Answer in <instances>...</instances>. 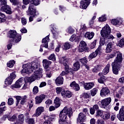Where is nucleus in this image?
Masks as SVG:
<instances>
[{
    "mask_svg": "<svg viewBox=\"0 0 124 124\" xmlns=\"http://www.w3.org/2000/svg\"><path fill=\"white\" fill-rule=\"evenodd\" d=\"M56 91L57 94H60L61 93H62V91H63V90H62V87H57L56 88Z\"/></svg>",
    "mask_w": 124,
    "mask_h": 124,
    "instance_id": "obj_48",
    "label": "nucleus"
},
{
    "mask_svg": "<svg viewBox=\"0 0 124 124\" xmlns=\"http://www.w3.org/2000/svg\"><path fill=\"white\" fill-rule=\"evenodd\" d=\"M16 78V75H15V72H13L11 73L10 76L5 79V85H11L13 80Z\"/></svg>",
    "mask_w": 124,
    "mask_h": 124,
    "instance_id": "obj_7",
    "label": "nucleus"
},
{
    "mask_svg": "<svg viewBox=\"0 0 124 124\" xmlns=\"http://www.w3.org/2000/svg\"><path fill=\"white\" fill-rule=\"evenodd\" d=\"M110 93V91L108 89V88L104 87L102 89L100 93L101 96H106V95H108Z\"/></svg>",
    "mask_w": 124,
    "mask_h": 124,
    "instance_id": "obj_16",
    "label": "nucleus"
},
{
    "mask_svg": "<svg viewBox=\"0 0 124 124\" xmlns=\"http://www.w3.org/2000/svg\"><path fill=\"white\" fill-rule=\"evenodd\" d=\"M21 23L23 26H26L27 25V19L25 17H22L21 18Z\"/></svg>",
    "mask_w": 124,
    "mask_h": 124,
    "instance_id": "obj_55",
    "label": "nucleus"
},
{
    "mask_svg": "<svg viewBox=\"0 0 124 124\" xmlns=\"http://www.w3.org/2000/svg\"><path fill=\"white\" fill-rule=\"evenodd\" d=\"M40 0H32L31 2L34 4V5H38L39 4Z\"/></svg>",
    "mask_w": 124,
    "mask_h": 124,
    "instance_id": "obj_57",
    "label": "nucleus"
},
{
    "mask_svg": "<svg viewBox=\"0 0 124 124\" xmlns=\"http://www.w3.org/2000/svg\"><path fill=\"white\" fill-rule=\"evenodd\" d=\"M0 10L2 12H5L7 14H11V13H12L11 8H10V6L8 5H7V6H5L4 7L1 6Z\"/></svg>",
    "mask_w": 124,
    "mask_h": 124,
    "instance_id": "obj_12",
    "label": "nucleus"
},
{
    "mask_svg": "<svg viewBox=\"0 0 124 124\" xmlns=\"http://www.w3.org/2000/svg\"><path fill=\"white\" fill-rule=\"evenodd\" d=\"M74 31H75V30L72 28L71 27H69L68 29V33H69L70 34H72V33H74Z\"/></svg>",
    "mask_w": 124,
    "mask_h": 124,
    "instance_id": "obj_51",
    "label": "nucleus"
},
{
    "mask_svg": "<svg viewBox=\"0 0 124 124\" xmlns=\"http://www.w3.org/2000/svg\"><path fill=\"white\" fill-rule=\"evenodd\" d=\"M24 68L21 71L22 73H26L27 74H30L32 73L33 70L37 69L38 68V65L37 63L35 62H32L31 63H28L23 66Z\"/></svg>",
    "mask_w": 124,
    "mask_h": 124,
    "instance_id": "obj_3",
    "label": "nucleus"
},
{
    "mask_svg": "<svg viewBox=\"0 0 124 124\" xmlns=\"http://www.w3.org/2000/svg\"><path fill=\"white\" fill-rule=\"evenodd\" d=\"M8 37L9 38H12L13 42L14 43H18L21 41L22 39V36L19 34L17 33L16 31L15 30H10L8 32Z\"/></svg>",
    "mask_w": 124,
    "mask_h": 124,
    "instance_id": "obj_4",
    "label": "nucleus"
},
{
    "mask_svg": "<svg viewBox=\"0 0 124 124\" xmlns=\"http://www.w3.org/2000/svg\"><path fill=\"white\" fill-rule=\"evenodd\" d=\"M72 108L64 107L62 111H61L59 115L60 120H59V123H64L66 122V119H67V116L69 118H71L72 116Z\"/></svg>",
    "mask_w": 124,
    "mask_h": 124,
    "instance_id": "obj_2",
    "label": "nucleus"
},
{
    "mask_svg": "<svg viewBox=\"0 0 124 124\" xmlns=\"http://www.w3.org/2000/svg\"><path fill=\"white\" fill-rule=\"evenodd\" d=\"M122 62H123L122 55L118 54V56L116 57L114 62L111 63L112 72L114 74H115V75H118V74H119L120 68L123 66Z\"/></svg>",
    "mask_w": 124,
    "mask_h": 124,
    "instance_id": "obj_1",
    "label": "nucleus"
},
{
    "mask_svg": "<svg viewBox=\"0 0 124 124\" xmlns=\"http://www.w3.org/2000/svg\"><path fill=\"white\" fill-rule=\"evenodd\" d=\"M94 36V33L93 32H86L85 34V37L87 39H92Z\"/></svg>",
    "mask_w": 124,
    "mask_h": 124,
    "instance_id": "obj_26",
    "label": "nucleus"
},
{
    "mask_svg": "<svg viewBox=\"0 0 124 124\" xmlns=\"http://www.w3.org/2000/svg\"><path fill=\"white\" fill-rule=\"evenodd\" d=\"M55 107L56 108H59L61 106V99L59 97H56L54 100Z\"/></svg>",
    "mask_w": 124,
    "mask_h": 124,
    "instance_id": "obj_29",
    "label": "nucleus"
},
{
    "mask_svg": "<svg viewBox=\"0 0 124 124\" xmlns=\"http://www.w3.org/2000/svg\"><path fill=\"white\" fill-rule=\"evenodd\" d=\"M6 109V107H4L3 108H0V116H1V114H2V113H3L4 111H5V110Z\"/></svg>",
    "mask_w": 124,
    "mask_h": 124,
    "instance_id": "obj_62",
    "label": "nucleus"
},
{
    "mask_svg": "<svg viewBox=\"0 0 124 124\" xmlns=\"http://www.w3.org/2000/svg\"><path fill=\"white\" fill-rule=\"evenodd\" d=\"M96 124H105L104 120L98 119L97 120Z\"/></svg>",
    "mask_w": 124,
    "mask_h": 124,
    "instance_id": "obj_63",
    "label": "nucleus"
},
{
    "mask_svg": "<svg viewBox=\"0 0 124 124\" xmlns=\"http://www.w3.org/2000/svg\"><path fill=\"white\" fill-rule=\"evenodd\" d=\"M111 33V29L108 25H106L101 31V35L104 36L107 34H110Z\"/></svg>",
    "mask_w": 124,
    "mask_h": 124,
    "instance_id": "obj_8",
    "label": "nucleus"
},
{
    "mask_svg": "<svg viewBox=\"0 0 124 124\" xmlns=\"http://www.w3.org/2000/svg\"><path fill=\"white\" fill-rule=\"evenodd\" d=\"M96 46V40H94L91 44V49H93L94 47Z\"/></svg>",
    "mask_w": 124,
    "mask_h": 124,
    "instance_id": "obj_56",
    "label": "nucleus"
},
{
    "mask_svg": "<svg viewBox=\"0 0 124 124\" xmlns=\"http://www.w3.org/2000/svg\"><path fill=\"white\" fill-rule=\"evenodd\" d=\"M48 60H50V61H56V57H55V54H51L48 57Z\"/></svg>",
    "mask_w": 124,
    "mask_h": 124,
    "instance_id": "obj_49",
    "label": "nucleus"
},
{
    "mask_svg": "<svg viewBox=\"0 0 124 124\" xmlns=\"http://www.w3.org/2000/svg\"><path fill=\"white\" fill-rule=\"evenodd\" d=\"M21 84H20L19 81H16L15 84V88H16V89L18 88H21Z\"/></svg>",
    "mask_w": 124,
    "mask_h": 124,
    "instance_id": "obj_60",
    "label": "nucleus"
},
{
    "mask_svg": "<svg viewBox=\"0 0 124 124\" xmlns=\"http://www.w3.org/2000/svg\"><path fill=\"white\" fill-rule=\"evenodd\" d=\"M55 83L57 85H62L63 84V78L59 76L55 80Z\"/></svg>",
    "mask_w": 124,
    "mask_h": 124,
    "instance_id": "obj_25",
    "label": "nucleus"
},
{
    "mask_svg": "<svg viewBox=\"0 0 124 124\" xmlns=\"http://www.w3.org/2000/svg\"><path fill=\"white\" fill-rule=\"evenodd\" d=\"M93 86H94V83H93V82L85 83L84 84V89H85V90H87V91L93 89Z\"/></svg>",
    "mask_w": 124,
    "mask_h": 124,
    "instance_id": "obj_20",
    "label": "nucleus"
},
{
    "mask_svg": "<svg viewBox=\"0 0 124 124\" xmlns=\"http://www.w3.org/2000/svg\"><path fill=\"white\" fill-rule=\"evenodd\" d=\"M99 21H100V22H105V21H106V17H105V16H102L100 17L99 18Z\"/></svg>",
    "mask_w": 124,
    "mask_h": 124,
    "instance_id": "obj_54",
    "label": "nucleus"
},
{
    "mask_svg": "<svg viewBox=\"0 0 124 124\" xmlns=\"http://www.w3.org/2000/svg\"><path fill=\"white\" fill-rule=\"evenodd\" d=\"M117 118L119 121H124V113L119 112V114L117 115Z\"/></svg>",
    "mask_w": 124,
    "mask_h": 124,
    "instance_id": "obj_34",
    "label": "nucleus"
},
{
    "mask_svg": "<svg viewBox=\"0 0 124 124\" xmlns=\"http://www.w3.org/2000/svg\"><path fill=\"white\" fill-rule=\"evenodd\" d=\"M107 80V78L104 76H102L98 79V83H100V84H104L105 82H106Z\"/></svg>",
    "mask_w": 124,
    "mask_h": 124,
    "instance_id": "obj_30",
    "label": "nucleus"
},
{
    "mask_svg": "<svg viewBox=\"0 0 124 124\" xmlns=\"http://www.w3.org/2000/svg\"><path fill=\"white\" fill-rule=\"evenodd\" d=\"M0 5L3 7L7 6V5L6 4V1L5 0H1Z\"/></svg>",
    "mask_w": 124,
    "mask_h": 124,
    "instance_id": "obj_61",
    "label": "nucleus"
},
{
    "mask_svg": "<svg viewBox=\"0 0 124 124\" xmlns=\"http://www.w3.org/2000/svg\"><path fill=\"white\" fill-rule=\"evenodd\" d=\"M49 41V35L46 36L45 38L43 39L42 43L45 48H48V42Z\"/></svg>",
    "mask_w": 124,
    "mask_h": 124,
    "instance_id": "obj_22",
    "label": "nucleus"
},
{
    "mask_svg": "<svg viewBox=\"0 0 124 124\" xmlns=\"http://www.w3.org/2000/svg\"><path fill=\"white\" fill-rule=\"evenodd\" d=\"M86 119V115H85L84 113L80 112L78 114V121H80V122H84V121H85Z\"/></svg>",
    "mask_w": 124,
    "mask_h": 124,
    "instance_id": "obj_27",
    "label": "nucleus"
},
{
    "mask_svg": "<svg viewBox=\"0 0 124 124\" xmlns=\"http://www.w3.org/2000/svg\"><path fill=\"white\" fill-rule=\"evenodd\" d=\"M6 23L7 25L8 24V22H6L5 15L2 13H0V23Z\"/></svg>",
    "mask_w": 124,
    "mask_h": 124,
    "instance_id": "obj_23",
    "label": "nucleus"
},
{
    "mask_svg": "<svg viewBox=\"0 0 124 124\" xmlns=\"http://www.w3.org/2000/svg\"><path fill=\"white\" fill-rule=\"evenodd\" d=\"M50 70V69H49ZM46 71V77L47 78H51L52 77V72L51 71Z\"/></svg>",
    "mask_w": 124,
    "mask_h": 124,
    "instance_id": "obj_52",
    "label": "nucleus"
},
{
    "mask_svg": "<svg viewBox=\"0 0 124 124\" xmlns=\"http://www.w3.org/2000/svg\"><path fill=\"white\" fill-rule=\"evenodd\" d=\"M69 66H66L64 67L65 73L67 74H69L70 70Z\"/></svg>",
    "mask_w": 124,
    "mask_h": 124,
    "instance_id": "obj_58",
    "label": "nucleus"
},
{
    "mask_svg": "<svg viewBox=\"0 0 124 124\" xmlns=\"http://www.w3.org/2000/svg\"><path fill=\"white\" fill-rule=\"evenodd\" d=\"M70 87L76 91V92H78L80 90V86L79 84H77L76 82L73 81L70 85Z\"/></svg>",
    "mask_w": 124,
    "mask_h": 124,
    "instance_id": "obj_19",
    "label": "nucleus"
},
{
    "mask_svg": "<svg viewBox=\"0 0 124 124\" xmlns=\"http://www.w3.org/2000/svg\"><path fill=\"white\" fill-rule=\"evenodd\" d=\"M111 100L112 99L110 97L107 98L102 100L100 102L102 106V107H103V108H105L106 106H108V105H109L110 103H111Z\"/></svg>",
    "mask_w": 124,
    "mask_h": 124,
    "instance_id": "obj_9",
    "label": "nucleus"
},
{
    "mask_svg": "<svg viewBox=\"0 0 124 124\" xmlns=\"http://www.w3.org/2000/svg\"><path fill=\"white\" fill-rule=\"evenodd\" d=\"M29 124H34V119H33L32 118L29 119Z\"/></svg>",
    "mask_w": 124,
    "mask_h": 124,
    "instance_id": "obj_64",
    "label": "nucleus"
},
{
    "mask_svg": "<svg viewBox=\"0 0 124 124\" xmlns=\"http://www.w3.org/2000/svg\"><path fill=\"white\" fill-rule=\"evenodd\" d=\"M97 55H98L97 53H96L95 51L94 52H93L89 56V60H92V59L95 58L96 56H97Z\"/></svg>",
    "mask_w": 124,
    "mask_h": 124,
    "instance_id": "obj_40",
    "label": "nucleus"
},
{
    "mask_svg": "<svg viewBox=\"0 0 124 124\" xmlns=\"http://www.w3.org/2000/svg\"><path fill=\"white\" fill-rule=\"evenodd\" d=\"M51 63H52V62L47 60L46 59L44 60L43 61V66H44L45 69H46V71H48L49 70V65H50V64H51Z\"/></svg>",
    "mask_w": 124,
    "mask_h": 124,
    "instance_id": "obj_18",
    "label": "nucleus"
},
{
    "mask_svg": "<svg viewBox=\"0 0 124 124\" xmlns=\"http://www.w3.org/2000/svg\"><path fill=\"white\" fill-rule=\"evenodd\" d=\"M105 40H106V39L104 36H102V37L100 39L99 43L100 45L101 46H103L104 44H105Z\"/></svg>",
    "mask_w": 124,
    "mask_h": 124,
    "instance_id": "obj_42",
    "label": "nucleus"
},
{
    "mask_svg": "<svg viewBox=\"0 0 124 124\" xmlns=\"http://www.w3.org/2000/svg\"><path fill=\"white\" fill-rule=\"evenodd\" d=\"M80 37H81V35L79 36H77L76 37V34H74L71 36V38H70V41H74L75 39H76V40H79V39H80Z\"/></svg>",
    "mask_w": 124,
    "mask_h": 124,
    "instance_id": "obj_33",
    "label": "nucleus"
},
{
    "mask_svg": "<svg viewBox=\"0 0 124 124\" xmlns=\"http://www.w3.org/2000/svg\"><path fill=\"white\" fill-rule=\"evenodd\" d=\"M8 119L10 122H14L15 121H16V120H17V117L15 115H14L12 117L8 116Z\"/></svg>",
    "mask_w": 124,
    "mask_h": 124,
    "instance_id": "obj_39",
    "label": "nucleus"
},
{
    "mask_svg": "<svg viewBox=\"0 0 124 124\" xmlns=\"http://www.w3.org/2000/svg\"><path fill=\"white\" fill-rule=\"evenodd\" d=\"M97 89L96 88H93L92 90H91V95L92 96H94L95 94H96V93H97Z\"/></svg>",
    "mask_w": 124,
    "mask_h": 124,
    "instance_id": "obj_44",
    "label": "nucleus"
},
{
    "mask_svg": "<svg viewBox=\"0 0 124 124\" xmlns=\"http://www.w3.org/2000/svg\"><path fill=\"white\" fill-rule=\"evenodd\" d=\"M61 63L63 64L64 66H68V59L66 57H62L60 60Z\"/></svg>",
    "mask_w": 124,
    "mask_h": 124,
    "instance_id": "obj_21",
    "label": "nucleus"
},
{
    "mask_svg": "<svg viewBox=\"0 0 124 124\" xmlns=\"http://www.w3.org/2000/svg\"><path fill=\"white\" fill-rule=\"evenodd\" d=\"M113 43H109L107 46V48L106 49V53H110L112 52V50H113Z\"/></svg>",
    "mask_w": 124,
    "mask_h": 124,
    "instance_id": "obj_24",
    "label": "nucleus"
},
{
    "mask_svg": "<svg viewBox=\"0 0 124 124\" xmlns=\"http://www.w3.org/2000/svg\"><path fill=\"white\" fill-rule=\"evenodd\" d=\"M103 115V111L98 109L97 110L96 113V117H101Z\"/></svg>",
    "mask_w": 124,
    "mask_h": 124,
    "instance_id": "obj_43",
    "label": "nucleus"
},
{
    "mask_svg": "<svg viewBox=\"0 0 124 124\" xmlns=\"http://www.w3.org/2000/svg\"><path fill=\"white\" fill-rule=\"evenodd\" d=\"M26 78H19L17 82H18L19 83V84L20 85H23V84H24V82H25V83H26Z\"/></svg>",
    "mask_w": 124,
    "mask_h": 124,
    "instance_id": "obj_45",
    "label": "nucleus"
},
{
    "mask_svg": "<svg viewBox=\"0 0 124 124\" xmlns=\"http://www.w3.org/2000/svg\"><path fill=\"white\" fill-rule=\"evenodd\" d=\"M91 3V0H84L80 1V8L82 9H86Z\"/></svg>",
    "mask_w": 124,
    "mask_h": 124,
    "instance_id": "obj_10",
    "label": "nucleus"
},
{
    "mask_svg": "<svg viewBox=\"0 0 124 124\" xmlns=\"http://www.w3.org/2000/svg\"><path fill=\"white\" fill-rule=\"evenodd\" d=\"M103 36L105 38L106 40H107V39H114L115 38L112 35L110 34H107Z\"/></svg>",
    "mask_w": 124,
    "mask_h": 124,
    "instance_id": "obj_38",
    "label": "nucleus"
},
{
    "mask_svg": "<svg viewBox=\"0 0 124 124\" xmlns=\"http://www.w3.org/2000/svg\"><path fill=\"white\" fill-rule=\"evenodd\" d=\"M79 62L82 63V64H83L84 65L87 64V63L88 62V60L87 59V58L84 57L79 59Z\"/></svg>",
    "mask_w": 124,
    "mask_h": 124,
    "instance_id": "obj_41",
    "label": "nucleus"
},
{
    "mask_svg": "<svg viewBox=\"0 0 124 124\" xmlns=\"http://www.w3.org/2000/svg\"><path fill=\"white\" fill-rule=\"evenodd\" d=\"M14 64H15V61H14V60L10 61L7 63L8 67L10 68L13 67V66H14Z\"/></svg>",
    "mask_w": 124,
    "mask_h": 124,
    "instance_id": "obj_36",
    "label": "nucleus"
},
{
    "mask_svg": "<svg viewBox=\"0 0 124 124\" xmlns=\"http://www.w3.org/2000/svg\"><path fill=\"white\" fill-rule=\"evenodd\" d=\"M111 24L114 26H117L119 24V21L117 19H112L111 20Z\"/></svg>",
    "mask_w": 124,
    "mask_h": 124,
    "instance_id": "obj_53",
    "label": "nucleus"
},
{
    "mask_svg": "<svg viewBox=\"0 0 124 124\" xmlns=\"http://www.w3.org/2000/svg\"><path fill=\"white\" fill-rule=\"evenodd\" d=\"M34 4L32 3L29 5L28 8V12L30 15H34L36 13L35 11V8H34Z\"/></svg>",
    "mask_w": 124,
    "mask_h": 124,
    "instance_id": "obj_13",
    "label": "nucleus"
},
{
    "mask_svg": "<svg viewBox=\"0 0 124 124\" xmlns=\"http://www.w3.org/2000/svg\"><path fill=\"white\" fill-rule=\"evenodd\" d=\"M116 55H117L116 57H118L119 55H121L123 59V54H122V53L119 51H117L116 50L114 51V52L110 54H108L107 58L108 60H110V59H113V58H114V57L116 56Z\"/></svg>",
    "mask_w": 124,
    "mask_h": 124,
    "instance_id": "obj_14",
    "label": "nucleus"
},
{
    "mask_svg": "<svg viewBox=\"0 0 124 124\" xmlns=\"http://www.w3.org/2000/svg\"><path fill=\"white\" fill-rule=\"evenodd\" d=\"M90 49L87 47V44L84 41H81L79 44L78 47V51L82 53L85 51V52H89Z\"/></svg>",
    "mask_w": 124,
    "mask_h": 124,
    "instance_id": "obj_6",
    "label": "nucleus"
},
{
    "mask_svg": "<svg viewBox=\"0 0 124 124\" xmlns=\"http://www.w3.org/2000/svg\"><path fill=\"white\" fill-rule=\"evenodd\" d=\"M71 48V45L68 42H66L64 45H63V50H68Z\"/></svg>",
    "mask_w": 124,
    "mask_h": 124,
    "instance_id": "obj_32",
    "label": "nucleus"
},
{
    "mask_svg": "<svg viewBox=\"0 0 124 124\" xmlns=\"http://www.w3.org/2000/svg\"><path fill=\"white\" fill-rule=\"evenodd\" d=\"M13 42V41L10 40V43L7 45V49L8 50H10L12 47L13 44L11 42Z\"/></svg>",
    "mask_w": 124,
    "mask_h": 124,
    "instance_id": "obj_59",
    "label": "nucleus"
},
{
    "mask_svg": "<svg viewBox=\"0 0 124 124\" xmlns=\"http://www.w3.org/2000/svg\"><path fill=\"white\" fill-rule=\"evenodd\" d=\"M74 69L75 71H78L80 69V65L79 62H76L73 64Z\"/></svg>",
    "mask_w": 124,
    "mask_h": 124,
    "instance_id": "obj_31",
    "label": "nucleus"
},
{
    "mask_svg": "<svg viewBox=\"0 0 124 124\" xmlns=\"http://www.w3.org/2000/svg\"><path fill=\"white\" fill-rule=\"evenodd\" d=\"M39 92L38 87L34 86L33 88L32 93L33 94H36Z\"/></svg>",
    "mask_w": 124,
    "mask_h": 124,
    "instance_id": "obj_47",
    "label": "nucleus"
},
{
    "mask_svg": "<svg viewBox=\"0 0 124 124\" xmlns=\"http://www.w3.org/2000/svg\"><path fill=\"white\" fill-rule=\"evenodd\" d=\"M18 121H20V122H22V123H23L24 121H25V116L23 114H20L18 115Z\"/></svg>",
    "mask_w": 124,
    "mask_h": 124,
    "instance_id": "obj_46",
    "label": "nucleus"
},
{
    "mask_svg": "<svg viewBox=\"0 0 124 124\" xmlns=\"http://www.w3.org/2000/svg\"><path fill=\"white\" fill-rule=\"evenodd\" d=\"M46 96L44 94H41L40 96H36L35 97L36 104H40L43 99H45Z\"/></svg>",
    "mask_w": 124,
    "mask_h": 124,
    "instance_id": "obj_17",
    "label": "nucleus"
},
{
    "mask_svg": "<svg viewBox=\"0 0 124 124\" xmlns=\"http://www.w3.org/2000/svg\"><path fill=\"white\" fill-rule=\"evenodd\" d=\"M117 46L119 47H124V38L121 39L117 44Z\"/></svg>",
    "mask_w": 124,
    "mask_h": 124,
    "instance_id": "obj_37",
    "label": "nucleus"
},
{
    "mask_svg": "<svg viewBox=\"0 0 124 124\" xmlns=\"http://www.w3.org/2000/svg\"><path fill=\"white\" fill-rule=\"evenodd\" d=\"M61 95L63 97V98H66V97L70 98V97L72 96V93L69 91L63 90L61 92Z\"/></svg>",
    "mask_w": 124,
    "mask_h": 124,
    "instance_id": "obj_11",
    "label": "nucleus"
},
{
    "mask_svg": "<svg viewBox=\"0 0 124 124\" xmlns=\"http://www.w3.org/2000/svg\"><path fill=\"white\" fill-rule=\"evenodd\" d=\"M14 103V100H13V98H10L8 100V105H12Z\"/></svg>",
    "mask_w": 124,
    "mask_h": 124,
    "instance_id": "obj_50",
    "label": "nucleus"
},
{
    "mask_svg": "<svg viewBox=\"0 0 124 124\" xmlns=\"http://www.w3.org/2000/svg\"><path fill=\"white\" fill-rule=\"evenodd\" d=\"M110 113L109 112H107L102 116V119L105 121H106V120L110 119Z\"/></svg>",
    "mask_w": 124,
    "mask_h": 124,
    "instance_id": "obj_35",
    "label": "nucleus"
},
{
    "mask_svg": "<svg viewBox=\"0 0 124 124\" xmlns=\"http://www.w3.org/2000/svg\"><path fill=\"white\" fill-rule=\"evenodd\" d=\"M34 74L32 75L31 77H26L25 78V83H29L31 84L32 82H33L38 79V78H40V77H42V72L41 71L38 70L34 71Z\"/></svg>",
    "mask_w": 124,
    "mask_h": 124,
    "instance_id": "obj_5",
    "label": "nucleus"
},
{
    "mask_svg": "<svg viewBox=\"0 0 124 124\" xmlns=\"http://www.w3.org/2000/svg\"><path fill=\"white\" fill-rule=\"evenodd\" d=\"M44 112V108L43 107H39L36 109L35 111V113L33 114L34 117H38V116H40L41 113Z\"/></svg>",
    "mask_w": 124,
    "mask_h": 124,
    "instance_id": "obj_15",
    "label": "nucleus"
},
{
    "mask_svg": "<svg viewBox=\"0 0 124 124\" xmlns=\"http://www.w3.org/2000/svg\"><path fill=\"white\" fill-rule=\"evenodd\" d=\"M110 64H108L106 67L103 69L102 71V74L103 75H106V74H108L109 73V71L110 70Z\"/></svg>",
    "mask_w": 124,
    "mask_h": 124,
    "instance_id": "obj_28",
    "label": "nucleus"
}]
</instances>
